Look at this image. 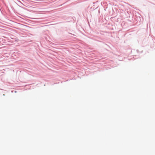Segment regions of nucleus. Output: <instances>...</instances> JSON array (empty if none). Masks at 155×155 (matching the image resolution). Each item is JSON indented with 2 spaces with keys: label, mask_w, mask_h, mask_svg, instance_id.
I'll list each match as a JSON object with an SVG mask.
<instances>
[{
  "label": "nucleus",
  "mask_w": 155,
  "mask_h": 155,
  "mask_svg": "<svg viewBox=\"0 0 155 155\" xmlns=\"http://www.w3.org/2000/svg\"><path fill=\"white\" fill-rule=\"evenodd\" d=\"M3 96H5V95L4 94H3Z\"/></svg>",
  "instance_id": "3"
},
{
  "label": "nucleus",
  "mask_w": 155,
  "mask_h": 155,
  "mask_svg": "<svg viewBox=\"0 0 155 155\" xmlns=\"http://www.w3.org/2000/svg\"><path fill=\"white\" fill-rule=\"evenodd\" d=\"M137 52H138V50H137Z\"/></svg>",
  "instance_id": "1"
},
{
  "label": "nucleus",
  "mask_w": 155,
  "mask_h": 155,
  "mask_svg": "<svg viewBox=\"0 0 155 155\" xmlns=\"http://www.w3.org/2000/svg\"><path fill=\"white\" fill-rule=\"evenodd\" d=\"M29 2H32V1H30V0H29Z\"/></svg>",
  "instance_id": "2"
}]
</instances>
